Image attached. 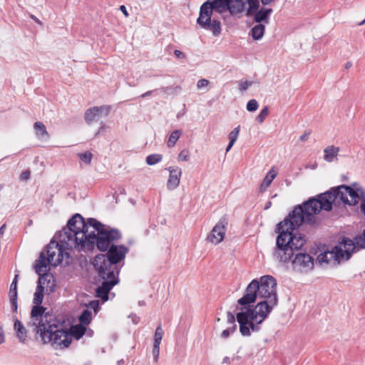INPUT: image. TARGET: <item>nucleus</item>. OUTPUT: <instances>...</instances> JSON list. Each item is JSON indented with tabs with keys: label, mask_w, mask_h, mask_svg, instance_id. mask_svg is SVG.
I'll return each instance as SVG.
<instances>
[{
	"label": "nucleus",
	"mask_w": 365,
	"mask_h": 365,
	"mask_svg": "<svg viewBox=\"0 0 365 365\" xmlns=\"http://www.w3.org/2000/svg\"><path fill=\"white\" fill-rule=\"evenodd\" d=\"M303 222L309 224L314 222L308 220L302 207L298 205L279 224V234L277 238L274 257L280 262H290L294 272L307 273L314 267V259L308 253L302 251L306 238L297 229Z\"/></svg>",
	"instance_id": "1"
},
{
	"label": "nucleus",
	"mask_w": 365,
	"mask_h": 365,
	"mask_svg": "<svg viewBox=\"0 0 365 365\" xmlns=\"http://www.w3.org/2000/svg\"><path fill=\"white\" fill-rule=\"evenodd\" d=\"M120 237L118 230L106 227L93 218L85 222L81 215L76 214L60 232L59 240L66 247L86 252L92 251L95 247L106 251L112 242Z\"/></svg>",
	"instance_id": "2"
},
{
	"label": "nucleus",
	"mask_w": 365,
	"mask_h": 365,
	"mask_svg": "<svg viewBox=\"0 0 365 365\" xmlns=\"http://www.w3.org/2000/svg\"><path fill=\"white\" fill-rule=\"evenodd\" d=\"M276 286L277 282L273 277L265 275L260 278L259 298L264 300L257 303L252 310L242 308L236 316L242 335L248 336L251 331L257 332L260 330V324L277 304Z\"/></svg>",
	"instance_id": "3"
},
{
	"label": "nucleus",
	"mask_w": 365,
	"mask_h": 365,
	"mask_svg": "<svg viewBox=\"0 0 365 365\" xmlns=\"http://www.w3.org/2000/svg\"><path fill=\"white\" fill-rule=\"evenodd\" d=\"M45 309L43 307H34L29 325L34 327L43 344L51 343L55 348L68 347L71 343L68 329L53 315L44 314Z\"/></svg>",
	"instance_id": "4"
},
{
	"label": "nucleus",
	"mask_w": 365,
	"mask_h": 365,
	"mask_svg": "<svg viewBox=\"0 0 365 365\" xmlns=\"http://www.w3.org/2000/svg\"><path fill=\"white\" fill-rule=\"evenodd\" d=\"M360 199L365 201V190L357 183H354L352 186L340 185L332 188L319 195L317 198L309 199L301 206L303 212L307 214L308 220L314 222L315 215L322 210H331L332 204L336 200H339L349 205H355Z\"/></svg>",
	"instance_id": "5"
},
{
	"label": "nucleus",
	"mask_w": 365,
	"mask_h": 365,
	"mask_svg": "<svg viewBox=\"0 0 365 365\" xmlns=\"http://www.w3.org/2000/svg\"><path fill=\"white\" fill-rule=\"evenodd\" d=\"M128 252V248L124 245H112L106 255H98L94 259L93 265L103 279L96 294L103 301L108 300L110 290L118 282L116 264L125 258Z\"/></svg>",
	"instance_id": "6"
},
{
	"label": "nucleus",
	"mask_w": 365,
	"mask_h": 365,
	"mask_svg": "<svg viewBox=\"0 0 365 365\" xmlns=\"http://www.w3.org/2000/svg\"><path fill=\"white\" fill-rule=\"evenodd\" d=\"M356 248L358 247L355 241L353 242L350 239L344 237L331 251L320 254L317 259L320 263H328L333 259L334 263L339 264L341 261L348 260Z\"/></svg>",
	"instance_id": "7"
},
{
	"label": "nucleus",
	"mask_w": 365,
	"mask_h": 365,
	"mask_svg": "<svg viewBox=\"0 0 365 365\" xmlns=\"http://www.w3.org/2000/svg\"><path fill=\"white\" fill-rule=\"evenodd\" d=\"M213 13L207 6H201L197 24L202 29L212 32L214 36H218L221 34V23L219 20L212 17Z\"/></svg>",
	"instance_id": "8"
},
{
	"label": "nucleus",
	"mask_w": 365,
	"mask_h": 365,
	"mask_svg": "<svg viewBox=\"0 0 365 365\" xmlns=\"http://www.w3.org/2000/svg\"><path fill=\"white\" fill-rule=\"evenodd\" d=\"M55 280L53 275H46L38 279V285L34 294L33 302L34 307H40L44 293L50 294L53 292L55 287Z\"/></svg>",
	"instance_id": "9"
},
{
	"label": "nucleus",
	"mask_w": 365,
	"mask_h": 365,
	"mask_svg": "<svg viewBox=\"0 0 365 365\" xmlns=\"http://www.w3.org/2000/svg\"><path fill=\"white\" fill-rule=\"evenodd\" d=\"M71 249L73 248L63 246L59 240L58 242L51 241L46 248L47 257L50 260L51 265L57 266L64 257L68 258L69 255L67 250Z\"/></svg>",
	"instance_id": "10"
},
{
	"label": "nucleus",
	"mask_w": 365,
	"mask_h": 365,
	"mask_svg": "<svg viewBox=\"0 0 365 365\" xmlns=\"http://www.w3.org/2000/svg\"><path fill=\"white\" fill-rule=\"evenodd\" d=\"M227 225V217H222L207 236V240L213 245H218L222 242L225 236Z\"/></svg>",
	"instance_id": "11"
},
{
	"label": "nucleus",
	"mask_w": 365,
	"mask_h": 365,
	"mask_svg": "<svg viewBox=\"0 0 365 365\" xmlns=\"http://www.w3.org/2000/svg\"><path fill=\"white\" fill-rule=\"evenodd\" d=\"M257 297H259V281L253 279L247 286L245 294L239 299L237 302L240 305L243 306L241 309L246 307L251 310L249 304L255 302ZM241 311L242 309H240Z\"/></svg>",
	"instance_id": "12"
},
{
	"label": "nucleus",
	"mask_w": 365,
	"mask_h": 365,
	"mask_svg": "<svg viewBox=\"0 0 365 365\" xmlns=\"http://www.w3.org/2000/svg\"><path fill=\"white\" fill-rule=\"evenodd\" d=\"M110 110V107L109 106L90 108L85 113V120L89 124L98 121L101 118L107 117Z\"/></svg>",
	"instance_id": "13"
},
{
	"label": "nucleus",
	"mask_w": 365,
	"mask_h": 365,
	"mask_svg": "<svg viewBox=\"0 0 365 365\" xmlns=\"http://www.w3.org/2000/svg\"><path fill=\"white\" fill-rule=\"evenodd\" d=\"M169 176L167 181V188L169 190H175L180 185L182 169L178 166H170L167 168Z\"/></svg>",
	"instance_id": "14"
},
{
	"label": "nucleus",
	"mask_w": 365,
	"mask_h": 365,
	"mask_svg": "<svg viewBox=\"0 0 365 365\" xmlns=\"http://www.w3.org/2000/svg\"><path fill=\"white\" fill-rule=\"evenodd\" d=\"M201 6L210 7L211 12H217L222 16L228 13L229 0H207Z\"/></svg>",
	"instance_id": "15"
},
{
	"label": "nucleus",
	"mask_w": 365,
	"mask_h": 365,
	"mask_svg": "<svg viewBox=\"0 0 365 365\" xmlns=\"http://www.w3.org/2000/svg\"><path fill=\"white\" fill-rule=\"evenodd\" d=\"M50 260H48V257H46L44 252H41L35 265L36 272L39 275V277L51 275L48 273L50 269Z\"/></svg>",
	"instance_id": "16"
},
{
	"label": "nucleus",
	"mask_w": 365,
	"mask_h": 365,
	"mask_svg": "<svg viewBox=\"0 0 365 365\" xmlns=\"http://www.w3.org/2000/svg\"><path fill=\"white\" fill-rule=\"evenodd\" d=\"M273 10L270 8L262 7L255 12L252 17L253 21L257 24H268L269 22V16L272 14Z\"/></svg>",
	"instance_id": "17"
},
{
	"label": "nucleus",
	"mask_w": 365,
	"mask_h": 365,
	"mask_svg": "<svg viewBox=\"0 0 365 365\" xmlns=\"http://www.w3.org/2000/svg\"><path fill=\"white\" fill-rule=\"evenodd\" d=\"M245 0H229L228 13L232 16H240L245 11Z\"/></svg>",
	"instance_id": "18"
},
{
	"label": "nucleus",
	"mask_w": 365,
	"mask_h": 365,
	"mask_svg": "<svg viewBox=\"0 0 365 365\" xmlns=\"http://www.w3.org/2000/svg\"><path fill=\"white\" fill-rule=\"evenodd\" d=\"M14 329L16 332V337L19 339L20 342L25 344L27 339V331L21 322L16 317H14Z\"/></svg>",
	"instance_id": "19"
},
{
	"label": "nucleus",
	"mask_w": 365,
	"mask_h": 365,
	"mask_svg": "<svg viewBox=\"0 0 365 365\" xmlns=\"http://www.w3.org/2000/svg\"><path fill=\"white\" fill-rule=\"evenodd\" d=\"M16 277L17 276H16L13 280L9 291L10 304L11 306V309L14 312H16L18 309Z\"/></svg>",
	"instance_id": "20"
},
{
	"label": "nucleus",
	"mask_w": 365,
	"mask_h": 365,
	"mask_svg": "<svg viewBox=\"0 0 365 365\" xmlns=\"http://www.w3.org/2000/svg\"><path fill=\"white\" fill-rule=\"evenodd\" d=\"M277 175V169L273 167L270 169V170L267 173L266 176L264 177L263 181L262 182L259 186L260 192H264L267 190V188L271 185L273 180Z\"/></svg>",
	"instance_id": "21"
},
{
	"label": "nucleus",
	"mask_w": 365,
	"mask_h": 365,
	"mask_svg": "<svg viewBox=\"0 0 365 365\" xmlns=\"http://www.w3.org/2000/svg\"><path fill=\"white\" fill-rule=\"evenodd\" d=\"M36 137L41 140H47L49 138L48 133L46 130L45 125L42 122H36L34 125Z\"/></svg>",
	"instance_id": "22"
},
{
	"label": "nucleus",
	"mask_w": 365,
	"mask_h": 365,
	"mask_svg": "<svg viewBox=\"0 0 365 365\" xmlns=\"http://www.w3.org/2000/svg\"><path fill=\"white\" fill-rule=\"evenodd\" d=\"M265 31V25L263 24H257L253 28L251 29L250 34L252 36V38L255 41L260 40L264 34Z\"/></svg>",
	"instance_id": "23"
},
{
	"label": "nucleus",
	"mask_w": 365,
	"mask_h": 365,
	"mask_svg": "<svg viewBox=\"0 0 365 365\" xmlns=\"http://www.w3.org/2000/svg\"><path fill=\"white\" fill-rule=\"evenodd\" d=\"M324 160L327 162H333L335 158L338 155L339 148L334 145H330L324 149Z\"/></svg>",
	"instance_id": "24"
},
{
	"label": "nucleus",
	"mask_w": 365,
	"mask_h": 365,
	"mask_svg": "<svg viewBox=\"0 0 365 365\" xmlns=\"http://www.w3.org/2000/svg\"><path fill=\"white\" fill-rule=\"evenodd\" d=\"M246 5L248 6L247 9H245L246 16L251 17L252 14L259 9V0H245Z\"/></svg>",
	"instance_id": "25"
},
{
	"label": "nucleus",
	"mask_w": 365,
	"mask_h": 365,
	"mask_svg": "<svg viewBox=\"0 0 365 365\" xmlns=\"http://www.w3.org/2000/svg\"><path fill=\"white\" fill-rule=\"evenodd\" d=\"M86 331V327L81 324L76 325L72 327L69 333L71 334V339L75 337L76 339H79Z\"/></svg>",
	"instance_id": "26"
},
{
	"label": "nucleus",
	"mask_w": 365,
	"mask_h": 365,
	"mask_svg": "<svg viewBox=\"0 0 365 365\" xmlns=\"http://www.w3.org/2000/svg\"><path fill=\"white\" fill-rule=\"evenodd\" d=\"M182 132L180 130H175L174 131H173L170 133L169 138L167 141V146L168 148L174 147L177 141L180 138V135H182Z\"/></svg>",
	"instance_id": "27"
},
{
	"label": "nucleus",
	"mask_w": 365,
	"mask_h": 365,
	"mask_svg": "<svg viewBox=\"0 0 365 365\" xmlns=\"http://www.w3.org/2000/svg\"><path fill=\"white\" fill-rule=\"evenodd\" d=\"M163 160V155L160 154H151L146 157L145 162L149 165H154Z\"/></svg>",
	"instance_id": "28"
},
{
	"label": "nucleus",
	"mask_w": 365,
	"mask_h": 365,
	"mask_svg": "<svg viewBox=\"0 0 365 365\" xmlns=\"http://www.w3.org/2000/svg\"><path fill=\"white\" fill-rule=\"evenodd\" d=\"M163 336V330L161 325H159L155 331L153 344L160 345Z\"/></svg>",
	"instance_id": "29"
},
{
	"label": "nucleus",
	"mask_w": 365,
	"mask_h": 365,
	"mask_svg": "<svg viewBox=\"0 0 365 365\" xmlns=\"http://www.w3.org/2000/svg\"><path fill=\"white\" fill-rule=\"evenodd\" d=\"M268 114H269V108L267 106H265L264 108H262L261 110V111L257 116L256 120L259 123H262L264 121V120L266 119V118L267 117Z\"/></svg>",
	"instance_id": "30"
},
{
	"label": "nucleus",
	"mask_w": 365,
	"mask_h": 365,
	"mask_svg": "<svg viewBox=\"0 0 365 365\" xmlns=\"http://www.w3.org/2000/svg\"><path fill=\"white\" fill-rule=\"evenodd\" d=\"M190 151L187 149H183L180 151L178 156V160L179 162H186L190 160Z\"/></svg>",
	"instance_id": "31"
},
{
	"label": "nucleus",
	"mask_w": 365,
	"mask_h": 365,
	"mask_svg": "<svg viewBox=\"0 0 365 365\" xmlns=\"http://www.w3.org/2000/svg\"><path fill=\"white\" fill-rule=\"evenodd\" d=\"M355 242L359 249H364L365 248V230L363 232V234L360 236L356 237Z\"/></svg>",
	"instance_id": "32"
},
{
	"label": "nucleus",
	"mask_w": 365,
	"mask_h": 365,
	"mask_svg": "<svg viewBox=\"0 0 365 365\" xmlns=\"http://www.w3.org/2000/svg\"><path fill=\"white\" fill-rule=\"evenodd\" d=\"M91 320V314L89 311H84L80 317V322L83 324H88Z\"/></svg>",
	"instance_id": "33"
},
{
	"label": "nucleus",
	"mask_w": 365,
	"mask_h": 365,
	"mask_svg": "<svg viewBox=\"0 0 365 365\" xmlns=\"http://www.w3.org/2000/svg\"><path fill=\"white\" fill-rule=\"evenodd\" d=\"M78 156L80 159L86 164H90L93 158V154L89 151H86L83 153H79Z\"/></svg>",
	"instance_id": "34"
},
{
	"label": "nucleus",
	"mask_w": 365,
	"mask_h": 365,
	"mask_svg": "<svg viewBox=\"0 0 365 365\" xmlns=\"http://www.w3.org/2000/svg\"><path fill=\"white\" fill-rule=\"evenodd\" d=\"M240 130V126L238 125L232 131H231L230 133V134H229L230 142L235 143V142L237 140L238 135H239Z\"/></svg>",
	"instance_id": "35"
},
{
	"label": "nucleus",
	"mask_w": 365,
	"mask_h": 365,
	"mask_svg": "<svg viewBox=\"0 0 365 365\" xmlns=\"http://www.w3.org/2000/svg\"><path fill=\"white\" fill-rule=\"evenodd\" d=\"M259 104L255 99L250 100L247 103V110L250 112H254L257 110Z\"/></svg>",
	"instance_id": "36"
},
{
	"label": "nucleus",
	"mask_w": 365,
	"mask_h": 365,
	"mask_svg": "<svg viewBox=\"0 0 365 365\" xmlns=\"http://www.w3.org/2000/svg\"><path fill=\"white\" fill-rule=\"evenodd\" d=\"M252 81H240L239 82V89L240 91H245L247 88L252 85Z\"/></svg>",
	"instance_id": "37"
},
{
	"label": "nucleus",
	"mask_w": 365,
	"mask_h": 365,
	"mask_svg": "<svg viewBox=\"0 0 365 365\" xmlns=\"http://www.w3.org/2000/svg\"><path fill=\"white\" fill-rule=\"evenodd\" d=\"M236 329V325H233L232 327H230L225 329L221 334V336L224 339L227 338L230 334L233 332Z\"/></svg>",
	"instance_id": "38"
},
{
	"label": "nucleus",
	"mask_w": 365,
	"mask_h": 365,
	"mask_svg": "<svg viewBox=\"0 0 365 365\" xmlns=\"http://www.w3.org/2000/svg\"><path fill=\"white\" fill-rule=\"evenodd\" d=\"M209 83V81L205 78L200 79L197 83V88L200 90L202 89L203 88L207 87Z\"/></svg>",
	"instance_id": "39"
},
{
	"label": "nucleus",
	"mask_w": 365,
	"mask_h": 365,
	"mask_svg": "<svg viewBox=\"0 0 365 365\" xmlns=\"http://www.w3.org/2000/svg\"><path fill=\"white\" fill-rule=\"evenodd\" d=\"M159 354H160V345L153 344V355L154 361L155 362L158 361V360Z\"/></svg>",
	"instance_id": "40"
},
{
	"label": "nucleus",
	"mask_w": 365,
	"mask_h": 365,
	"mask_svg": "<svg viewBox=\"0 0 365 365\" xmlns=\"http://www.w3.org/2000/svg\"><path fill=\"white\" fill-rule=\"evenodd\" d=\"M227 322L230 324V327H232L233 325H236L235 324V317L232 314H231L230 312L227 313Z\"/></svg>",
	"instance_id": "41"
},
{
	"label": "nucleus",
	"mask_w": 365,
	"mask_h": 365,
	"mask_svg": "<svg viewBox=\"0 0 365 365\" xmlns=\"http://www.w3.org/2000/svg\"><path fill=\"white\" fill-rule=\"evenodd\" d=\"M30 177V172L29 170L24 171L21 175L20 178L22 180H27Z\"/></svg>",
	"instance_id": "42"
},
{
	"label": "nucleus",
	"mask_w": 365,
	"mask_h": 365,
	"mask_svg": "<svg viewBox=\"0 0 365 365\" xmlns=\"http://www.w3.org/2000/svg\"><path fill=\"white\" fill-rule=\"evenodd\" d=\"M89 307L93 309L95 312L97 311L98 308V301H92L89 303Z\"/></svg>",
	"instance_id": "43"
},
{
	"label": "nucleus",
	"mask_w": 365,
	"mask_h": 365,
	"mask_svg": "<svg viewBox=\"0 0 365 365\" xmlns=\"http://www.w3.org/2000/svg\"><path fill=\"white\" fill-rule=\"evenodd\" d=\"M5 341V336L3 327L0 326V345Z\"/></svg>",
	"instance_id": "44"
},
{
	"label": "nucleus",
	"mask_w": 365,
	"mask_h": 365,
	"mask_svg": "<svg viewBox=\"0 0 365 365\" xmlns=\"http://www.w3.org/2000/svg\"><path fill=\"white\" fill-rule=\"evenodd\" d=\"M174 54L178 58H183L185 57V54L182 52H181L180 51H179V50H175Z\"/></svg>",
	"instance_id": "45"
},
{
	"label": "nucleus",
	"mask_w": 365,
	"mask_h": 365,
	"mask_svg": "<svg viewBox=\"0 0 365 365\" xmlns=\"http://www.w3.org/2000/svg\"><path fill=\"white\" fill-rule=\"evenodd\" d=\"M309 133H304L303 135H302L300 136V140L303 141V142L307 141L309 138Z\"/></svg>",
	"instance_id": "46"
},
{
	"label": "nucleus",
	"mask_w": 365,
	"mask_h": 365,
	"mask_svg": "<svg viewBox=\"0 0 365 365\" xmlns=\"http://www.w3.org/2000/svg\"><path fill=\"white\" fill-rule=\"evenodd\" d=\"M260 1L264 6H267V5L270 4L272 2L275 1L276 0H260Z\"/></svg>",
	"instance_id": "47"
},
{
	"label": "nucleus",
	"mask_w": 365,
	"mask_h": 365,
	"mask_svg": "<svg viewBox=\"0 0 365 365\" xmlns=\"http://www.w3.org/2000/svg\"><path fill=\"white\" fill-rule=\"evenodd\" d=\"M120 10L125 14V16H128V14L125 6H120Z\"/></svg>",
	"instance_id": "48"
},
{
	"label": "nucleus",
	"mask_w": 365,
	"mask_h": 365,
	"mask_svg": "<svg viewBox=\"0 0 365 365\" xmlns=\"http://www.w3.org/2000/svg\"><path fill=\"white\" fill-rule=\"evenodd\" d=\"M234 143H232V142H230L228 145L227 146V148H226V152H229L230 150L232 148V147L234 145Z\"/></svg>",
	"instance_id": "49"
},
{
	"label": "nucleus",
	"mask_w": 365,
	"mask_h": 365,
	"mask_svg": "<svg viewBox=\"0 0 365 365\" xmlns=\"http://www.w3.org/2000/svg\"><path fill=\"white\" fill-rule=\"evenodd\" d=\"M351 66H352L351 62L348 61V62H346V64H345V68H346V69H348V68H351Z\"/></svg>",
	"instance_id": "50"
},
{
	"label": "nucleus",
	"mask_w": 365,
	"mask_h": 365,
	"mask_svg": "<svg viewBox=\"0 0 365 365\" xmlns=\"http://www.w3.org/2000/svg\"><path fill=\"white\" fill-rule=\"evenodd\" d=\"M230 362V358L228 356H225L223 359V363L224 364H229Z\"/></svg>",
	"instance_id": "51"
},
{
	"label": "nucleus",
	"mask_w": 365,
	"mask_h": 365,
	"mask_svg": "<svg viewBox=\"0 0 365 365\" xmlns=\"http://www.w3.org/2000/svg\"><path fill=\"white\" fill-rule=\"evenodd\" d=\"M151 93H152V91H148V92H146V93H143V94L141 96V97H142V98H145V96H148L150 95V94H151Z\"/></svg>",
	"instance_id": "52"
},
{
	"label": "nucleus",
	"mask_w": 365,
	"mask_h": 365,
	"mask_svg": "<svg viewBox=\"0 0 365 365\" xmlns=\"http://www.w3.org/2000/svg\"><path fill=\"white\" fill-rule=\"evenodd\" d=\"M361 208L362 212L365 215V201H364V202L361 204Z\"/></svg>",
	"instance_id": "53"
},
{
	"label": "nucleus",
	"mask_w": 365,
	"mask_h": 365,
	"mask_svg": "<svg viewBox=\"0 0 365 365\" xmlns=\"http://www.w3.org/2000/svg\"><path fill=\"white\" fill-rule=\"evenodd\" d=\"M104 130H106V125H103L101 126L99 130H98V133L103 132Z\"/></svg>",
	"instance_id": "54"
},
{
	"label": "nucleus",
	"mask_w": 365,
	"mask_h": 365,
	"mask_svg": "<svg viewBox=\"0 0 365 365\" xmlns=\"http://www.w3.org/2000/svg\"><path fill=\"white\" fill-rule=\"evenodd\" d=\"M133 322H134L135 324H138V322H139V319H138V317H133Z\"/></svg>",
	"instance_id": "55"
},
{
	"label": "nucleus",
	"mask_w": 365,
	"mask_h": 365,
	"mask_svg": "<svg viewBox=\"0 0 365 365\" xmlns=\"http://www.w3.org/2000/svg\"><path fill=\"white\" fill-rule=\"evenodd\" d=\"M4 225H3L0 227V235L4 233Z\"/></svg>",
	"instance_id": "56"
},
{
	"label": "nucleus",
	"mask_w": 365,
	"mask_h": 365,
	"mask_svg": "<svg viewBox=\"0 0 365 365\" xmlns=\"http://www.w3.org/2000/svg\"><path fill=\"white\" fill-rule=\"evenodd\" d=\"M184 113H185V112H184V111H183L182 113H178L177 114V118H180V115H183Z\"/></svg>",
	"instance_id": "57"
},
{
	"label": "nucleus",
	"mask_w": 365,
	"mask_h": 365,
	"mask_svg": "<svg viewBox=\"0 0 365 365\" xmlns=\"http://www.w3.org/2000/svg\"><path fill=\"white\" fill-rule=\"evenodd\" d=\"M32 19H34L37 23L41 24L40 21L37 18L32 16Z\"/></svg>",
	"instance_id": "58"
},
{
	"label": "nucleus",
	"mask_w": 365,
	"mask_h": 365,
	"mask_svg": "<svg viewBox=\"0 0 365 365\" xmlns=\"http://www.w3.org/2000/svg\"><path fill=\"white\" fill-rule=\"evenodd\" d=\"M365 24V19L364 21H362L361 22H360L359 24V26H361V25H364Z\"/></svg>",
	"instance_id": "59"
},
{
	"label": "nucleus",
	"mask_w": 365,
	"mask_h": 365,
	"mask_svg": "<svg viewBox=\"0 0 365 365\" xmlns=\"http://www.w3.org/2000/svg\"><path fill=\"white\" fill-rule=\"evenodd\" d=\"M269 205H267L266 207H265V209H267L269 207V205L271 204V202H268Z\"/></svg>",
	"instance_id": "60"
},
{
	"label": "nucleus",
	"mask_w": 365,
	"mask_h": 365,
	"mask_svg": "<svg viewBox=\"0 0 365 365\" xmlns=\"http://www.w3.org/2000/svg\"><path fill=\"white\" fill-rule=\"evenodd\" d=\"M316 166L317 165H312V168L314 169Z\"/></svg>",
	"instance_id": "61"
}]
</instances>
